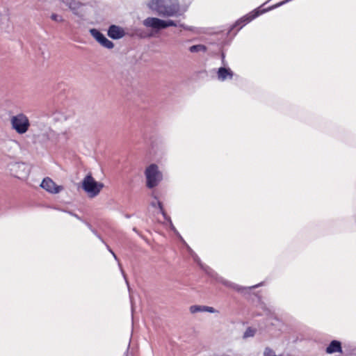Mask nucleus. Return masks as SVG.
<instances>
[{
	"mask_svg": "<svg viewBox=\"0 0 356 356\" xmlns=\"http://www.w3.org/2000/svg\"><path fill=\"white\" fill-rule=\"evenodd\" d=\"M147 7L163 17H178L184 14L187 8L179 0H148Z\"/></svg>",
	"mask_w": 356,
	"mask_h": 356,
	"instance_id": "nucleus-1",
	"label": "nucleus"
},
{
	"mask_svg": "<svg viewBox=\"0 0 356 356\" xmlns=\"http://www.w3.org/2000/svg\"><path fill=\"white\" fill-rule=\"evenodd\" d=\"M10 124L11 129L19 135L25 134L31 127L30 120L24 113H17L10 116Z\"/></svg>",
	"mask_w": 356,
	"mask_h": 356,
	"instance_id": "nucleus-2",
	"label": "nucleus"
},
{
	"mask_svg": "<svg viewBox=\"0 0 356 356\" xmlns=\"http://www.w3.org/2000/svg\"><path fill=\"white\" fill-rule=\"evenodd\" d=\"M144 175L145 184L148 188L156 187L163 180V173L159 167L155 163L147 165L145 169Z\"/></svg>",
	"mask_w": 356,
	"mask_h": 356,
	"instance_id": "nucleus-3",
	"label": "nucleus"
},
{
	"mask_svg": "<svg viewBox=\"0 0 356 356\" xmlns=\"http://www.w3.org/2000/svg\"><path fill=\"white\" fill-rule=\"evenodd\" d=\"M81 184L82 188L90 198L97 197L104 187L103 183L96 181L90 174L83 178Z\"/></svg>",
	"mask_w": 356,
	"mask_h": 356,
	"instance_id": "nucleus-4",
	"label": "nucleus"
},
{
	"mask_svg": "<svg viewBox=\"0 0 356 356\" xmlns=\"http://www.w3.org/2000/svg\"><path fill=\"white\" fill-rule=\"evenodd\" d=\"M143 24L146 28L154 31H159L170 26H177V23L172 19L165 20L156 17H147L143 21Z\"/></svg>",
	"mask_w": 356,
	"mask_h": 356,
	"instance_id": "nucleus-5",
	"label": "nucleus"
},
{
	"mask_svg": "<svg viewBox=\"0 0 356 356\" xmlns=\"http://www.w3.org/2000/svg\"><path fill=\"white\" fill-rule=\"evenodd\" d=\"M34 127L36 131V136L40 138L42 141H53L57 142L55 138V132L51 127L43 121L38 120L34 123Z\"/></svg>",
	"mask_w": 356,
	"mask_h": 356,
	"instance_id": "nucleus-6",
	"label": "nucleus"
},
{
	"mask_svg": "<svg viewBox=\"0 0 356 356\" xmlns=\"http://www.w3.org/2000/svg\"><path fill=\"white\" fill-rule=\"evenodd\" d=\"M11 171L15 177L25 179L29 175V167L24 163H17L12 165Z\"/></svg>",
	"mask_w": 356,
	"mask_h": 356,
	"instance_id": "nucleus-7",
	"label": "nucleus"
},
{
	"mask_svg": "<svg viewBox=\"0 0 356 356\" xmlns=\"http://www.w3.org/2000/svg\"><path fill=\"white\" fill-rule=\"evenodd\" d=\"M90 35L94 39L99 42L102 46L107 49H113L114 44L113 42L106 38L99 31L96 29H90L89 30Z\"/></svg>",
	"mask_w": 356,
	"mask_h": 356,
	"instance_id": "nucleus-8",
	"label": "nucleus"
},
{
	"mask_svg": "<svg viewBox=\"0 0 356 356\" xmlns=\"http://www.w3.org/2000/svg\"><path fill=\"white\" fill-rule=\"evenodd\" d=\"M40 186L50 193L56 194L62 191L63 187L56 184L50 178L46 177L42 181Z\"/></svg>",
	"mask_w": 356,
	"mask_h": 356,
	"instance_id": "nucleus-9",
	"label": "nucleus"
},
{
	"mask_svg": "<svg viewBox=\"0 0 356 356\" xmlns=\"http://www.w3.org/2000/svg\"><path fill=\"white\" fill-rule=\"evenodd\" d=\"M125 33L124 29L117 25H111L108 29V35L113 40H118L123 38Z\"/></svg>",
	"mask_w": 356,
	"mask_h": 356,
	"instance_id": "nucleus-10",
	"label": "nucleus"
},
{
	"mask_svg": "<svg viewBox=\"0 0 356 356\" xmlns=\"http://www.w3.org/2000/svg\"><path fill=\"white\" fill-rule=\"evenodd\" d=\"M217 75L218 80L220 81H224L227 79H232L233 76V73L229 68L220 67L218 70Z\"/></svg>",
	"mask_w": 356,
	"mask_h": 356,
	"instance_id": "nucleus-11",
	"label": "nucleus"
},
{
	"mask_svg": "<svg viewBox=\"0 0 356 356\" xmlns=\"http://www.w3.org/2000/svg\"><path fill=\"white\" fill-rule=\"evenodd\" d=\"M326 353L328 354H332L334 353H342L341 343L337 340L331 341L330 345L326 348Z\"/></svg>",
	"mask_w": 356,
	"mask_h": 356,
	"instance_id": "nucleus-12",
	"label": "nucleus"
},
{
	"mask_svg": "<svg viewBox=\"0 0 356 356\" xmlns=\"http://www.w3.org/2000/svg\"><path fill=\"white\" fill-rule=\"evenodd\" d=\"M67 6L69 9L72 10L74 14H77L79 10L82 7L83 4L76 0H70L67 3Z\"/></svg>",
	"mask_w": 356,
	"mask_h": 356,
	"instance_id": "nucleus-13",
	"label": "nucleus"
},
{
	"mask_svg": "<svg viewBox=\"0 0 356 356\" xmlns=\"http://www.w3.org/2000/svg\"><path fill=\"white\" fill-rule=\"evenodd\" d=\"M218 282L220 283H222L223 285H225L229 288L233 289L238 291H241L243 289L242 287L239 286L238 285L234 284L229 281H227L222 277L218 278Z\"/></svg>",
	"mask_w": 356,
	"mask_h": 356,
	"instance_id": "nucleus-14",
	"label": "nucleus"
},
{
	"mask_svg": "<svg viewBox=\"0 0 356 356\" xmlns=\"http://www.w3.org/2000/svg\"><path fill=\"white\" fill-rule=\"evenodd\" d=\"M17 145V142L16 140H10L6 144L5 147L6 148V150L11 153L13 152V149L14 147H16Z\"/></svg>",
	"mask_w": 356,
	"mask_h": 356,
	"instance_id": "nucleus-15",
	"label": "nucleus"
},
{
	"mask_svg": "<svg viewBox=\"0 0 356 356\" xmlns=\"http://www.w3.org/2000/svg\"><path fill=\"white\" fill-rule=\"evenodd\" d=\"M256 333V330L252 327H248L243 334V338L252 337Z\"/></svg>",
	"mask_w": 356,
	"mask_h": 356,
	"instance_id": "nucleus-16",
	"label": "nucleus"
},
{
	"mask_svg": "<svg viewBox=\"0 0 356 356\" xmlns=\"http://www.w3.org/2000/svg\"><path fill=\"white\" fill-rule=\"evenodd\" d=\"M206 48L204 46L198 44V45H193L190 47V51L191 52H197L200 51H205Z\"/></svg>",
	"mask_w": 356,
	"mask_h": 356,
	"instance_id": "nucleus-17",
	"label": "nucleus"
},
{
	"mask_svg": "<svg viewBox=\"0 0 356 356\" xmlns=\"http://www.w3.org/2000/svg\"><path fill=\"white\" fill-rule=\"evenodd\" d=\"M264 356H282L281 355H277L273 350L270 348H266L264 351Z\"/></svg>",
	"mask_w": 356,
	"mask_h": 356,
	"instance_id": "nucleus-18",
	"label": "nucleus"
},
{
	"mask_svg": "<svg viewBox=\"0 0 356 356\" xmlns=\"http://www.w3.org/2000/svg\"><path fill=\"white\" fill-rule=\"evenodd\" d=\"M50 17L52 20L57 22H63L64 21V19L63 18V17L61 15H59L56 13L51 14Z\"/></svg>",
	"mask_w": 356,
	"mask_h": 356,
	"instance_id": "nucleus-19",
	"label": "nucleus"
},
{
	"mask_svg": "<svg viewBox=\"0 0 356 356\" xmlns=\"http://www.w3.org/2000/svg\"><path fill=\"white\" fill-rule=\"evenodd\" d=\"M190 312L193 314L198 312H202V307L197 306V305L191 306L190 307Z\"/></svg>",
	"mask_w": 356,
	"mask_h": 356,
	"instance_id": "nucleus-20",
	"label": "nucleus"
},
{
	"mask_svg": "<svg viewBox=\"0 0 356 356\" xmlns=\"http://www.w3.org/2000/svg\"><path fill=\"white\" fill-rule=\"evenodd\" d=\"M152 207H156V206H158V207H159V209L160 212H161L163 216H165V213H164V211H163V207H162V204H161L160 202L156 201V202H152Z\"/></svg>",
	"mask_w": 356,
	"mask_h": 356,
	"instance_id": "nucleus-21",
	"label": "nucleus"
},
{
	"mask_svg": "<svg viewBox=\"0 0 356 356\" xmlns=\"http://www.w3.org/2000/svg\"><path fill=\"white\" fill-rule=\"evenodd\" d=\"M108 249L109 252L112 254V255L113 256V257L115 258V259L116 261H118V266H119V267H120V270H121V272H122V273L123 276H124V277H125L124 273V271H123V270H122V266H121V264L119 262V261H118V258H117V256L115 255V253H114V252H113V251H112V250H111L108 247Z\"/></svg>",
	"mask_w": 356,
	"mask_h": 356,
	"instance_id": "nucleus-22",
	"label": "nucleus"
},
{
	"mask_svg": "<svg viewBox=\"0 0 356 356\" xmlns=\"http://www.w3.org/2000/svg\"><path fill=\"white\" fill-rule=\"evenodd\" d=\"M202 312H209V313H215L216 310H215V309L213 307L203 306L202 307Z\"/></svg>",
	"mask_w": 356,
	"mask_h": 356,
	"instance_id": "nucleus-23",
	"label": "nucleus"
},
{
	"mask_svg": "<svg viewBox=\"0 0 356 356\" xmlns=\"http://www.w3.org/2000/svg\"><path fill=\"white\" fill-rule=\"evenodd\" d=\"M73 216H74L76 218H77L78 220H81V218L76 214H72Z\"/></svg>",
	"mask_w": 356,
	"mask_h": 356,
	"instance_id": "nucleus-24",
	"label": "nucleus"
},
{
	"mask_svg": "<svg viewBox=\"0 0 356 356\" xmlns=\"http://www.w3.org/2000/svg\"><path fill=\"white\" fill-rule=\"evenodd\" d=\"M259 285H254V286H250L249 287L250 289H254V288H257Z\"/></svg>",
	"mask_w": 356,
	"mask_h": 356,
	"instance_id": "nucleus-25",
	"label": "nucleus"
},
{
	"mask_svg": "<svg viewBox=\"0 0 356 356\" xmlns=\"http://www.w3.org/2000/svg\"><path fill=\"white\" fill-rule=\"evenodd\" d=\"M188 249L189 250V251H191V249L190 247H188Z\"/></svg>",
	"mask_w": 356,
	"mask_h": 356,
	"instance_id": "nucleus-26",
	"label": "nucleus"
},
{
	"mask_svg": "<svg viewBox=\"0 0 356 356\" xmlns=\"http://www.w3.org/2000/svg\"><path fill=\"white\" fill-rule=\"evenodd\" d=\"M188 249L189 250V251H191V249L190 247H188Z\"/></svg>",
	"mask_w": 356,
	"mask_h": 356,
	"instance_id": "nucleus-27",
	"label": "nucleus"
},
{
	"mask_svg": "<svg viewBox=\"0 0 356 356\" xmlns=\"http://www.w3.org/2000/svg\"><path fill=\"white\" fill-rule=\"evenodd\" d=\"M188 249L189 250V251H191V249L190 247H188Z\"/></svg>",
	"mask_w": 356,
	"mask_h": 356,
	"instance_id": "nucleus-28",
	"label": "nucleus"
}]
</instances>
